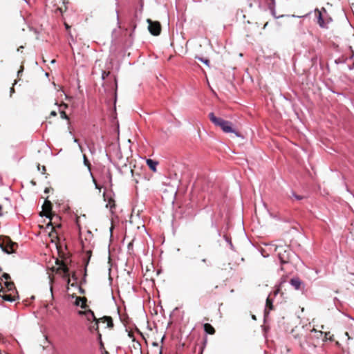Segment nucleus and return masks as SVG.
Returning a JSON list of instances; mask_svg holds the SVG:
<instances>
[{"label": "nucleus", "instance_id": "obj_23", "mask_svg": "<svg viewBox=\"0 0 354 354\" xmlns=\"http://www.w3.org/2000/svg\"><path fill=\"white\" fill-rule=\"evenodd\" d=\"M292 196L294 197L296 200H301L303 197L301 196H298L295 194V193L292 194Z\"/></svg>", "mask_w": 354, "mask_h": 354}, {"label": "nucleus", "instance_id": "obj_8", "mask_svg": "<svg viewBox=\"0 0 354 354\" xmlns=\"http://www.w3.org/2000/svg\"><path fill=\"white\" fill-rule=\"evenodd\" d=\"M315 12L318 13L317 16V24L319 25L320 27L324 28L325 27V22L322 17V12L319 9H315Z\"/></svg>", "mask_w": 354, "mask_h": 354}, {"label": "nucleus", "instance_id": "obj_6", "mask_svg": "<svg viewBox=\"0 0 354 354\" xmlns=\"http://www.w3.org/2000/svg\"><path fill=\"white\" fill-rule=\"evenodd\" d=\"M16 245L15 243H10L6 245H1L2 250L8 254H10L14 252L13 247Z\"/></svg>", "mask_w": 354, "mask_h": 354}, {"label": "nucleus", "instance_id": "obj_31", "mask_svg": "<svg viewBox=\"0 0 354 354\" xmlns=\"http://www.w3.org/2000/svg\"><path fill=\"white\" fill-rule=\"evenodd\" d=\"M50 115L51 116H56L57 115V112L55 111H52L50 112Z\"/></svg>", "mask_w": 354, "mask_h": 354}, {"label": "nucleus", "instance_id": "obj_26", "mask_svg": "<svg viewBox=\"0 0 354 354\" xmlns=\"http://www.w3.org/2000/svg\"><path fill=\"white\" fill-rule=\"evenodd\" d=\"M93 183H95V187L96 189H100L101 187L97 185L94 178H93Z\"/></svg>", "mask_w": 354, "mask_h": 354}, {"label": "nucleus", "instance_id": "obj_20", "mask_svg": "<svg viewBox=\"0 0 354 354\" xmlns=\"http://www.w3.org/2000/svg\"><path fill=\"white\" fill-rule=\"evenodd\" d=\"M270 10H271L272 15L275 18H280V17H283V15H281V16H279V17L276 16V15H275V10H274V8H272V7H270Z\"/></svg>", "mask_w": 354, "mask_h": 354}, {"label": "nucleus", "instance_id": "obj_3", "mask_svg": "<svg viewBox=\"0 0 354 354\" xmlns=\"http://www.w3.org/2000/svg\"><path fill=\"white\" fill-rule=\"evenodd\" d=\"M147 22L149 24L148 29L150 33L155 36L159 35L161 30L160 23L158 21H153L150 19H148Z\"/></svg>", "mask_w": 354, "mask_h": 354}, {"label": "nucleus", "instance_id": "obj_5", "mask_svg": "<svg viewBox=\"0 0 354 354\" xmlns=\"http://www.w3.org/2000/svg\"><path fill=\"white\" fill-rule=\"evenodd\" d=\"M290 283L295 290H299L302 285V281L298 277L291 279Z\"/></svg>", "mask_w": 354, "mask_h": 354}, {"label": "nucleus", "instance_id": "obj_29", "mask_svg": "<svg viewBox=\"0 0 354 354\" xmlns=\"http://www.w3.org/2000/svg\"><path fill=\"white\" fill-rule=\"evenodd\" d=\"M199 59H200L202 62H203L204 64H207H207H208V63H209V61H208L207 59H204L203 58H199Z\"/></svg>", "mask_w": 354, "mask_h": 354}, {"label": "nucleus", "instance_id": "obj_4", "mask_svg": "<svg viewBox=\"0 0 354 354\" xmlns=\"http://www.w3.org/2000/svg\"><path fill=\"white\" fill-rule=\"evenodd\" d=\"M104 201H107V203L106 204V207L107 208H109L110 210L112 211V209L115 207V201H114V200L112 198L111 196L109 197L105 194H104Z\"/></svg>", "mask_w": 354, "mask_h": 354}, {"label": "nucleus", "instance_id": "obj_40", "mask_svg": "<svg viewBox=\"0 0 354 354\" xmlns=\"http://www.w3.org/2000/svg\"><path fill=\"white\" fill-rule=\"evenodd\" d=\"M160 354H162V351H161V350H160Z\"/></svg>", "mask_w": 354, "mask_h": 354}, {"label": "nucleus", "instance_id": "obj_16", "mask_svg": "<svg viewBox=\"0 0 354 354\" xmlns=\"http://www.w3.org/2000/svg\"><path fill=\"white\" fill-rule=\"evenodd\" d=\"M94 323H92L90 326H89V330L91 331L92 330H97L98 329V322H99V319H97L96 321H93Z\"/></svg>", "mask_w": 354, "mask_h": 354}, {"label": "nucleus", "instance_id": "obj_34", "mask_svg": "<svg viewBox=\"0 0 354 354\" xmlns=\"http://www.w3.org/2000/svg\"><path fill=\"white\" fill-rule=\"evenodd\" d=\"M14 92V88H10V93H13Z\"/></svg>", "mask_w": 354, "mask_h": 354}, {"label": "nucleus", "instance_id": "obj_28", "mask_svg": "<svg viewBox=\"0 0 354 354\" xmlns=\"http://www.w3.org/2000/svg\"><path fill=\"white\" fill-rule=\"evenodd\" d=\"M107 176H108V178H109V183H111L112 177H111V175L109 171H107Z\"/></svg>", "mask_w": 354, "mask_h": 354}, {"label": "nucleus", "instance_id": "obj_33", "mask_svg": "<svg viewBox=\"0 0 354 354\" xmlns=\"http://www.w3.org/2000/svg\"><path fill=\"white\" fill-rule=\"evenodd\" d=\"M116 17H117V20L119 21V15H118V12L116 10Z\"/></svg>", "mask_w": 354, "mask_h": 354}, {"label": "nucleus", "instance_id": "obj_1", "mask_svg": "<svg viewBox=\"0 0 354 354\" xmlns=\"http://www.w3.org/2000/svg\"><path fill=\"white\" fill-rule=\"evenodd\" d=\"M209 118L215 125L220 127L224 132L234 133L237 137L239 136L238 133L232 128L231 122L216 117L214 113H210L209 114Z\"/></svg>", "mask_w": 354, "mask_h": 354}, {"label": "nucleus", "instance_id": "obj_35", "mask_svg": "<svg viewBox=\"0 0 354 354\" xmlns=\"http://www.w3.org/2000/svg\"><path fill=\"white\" fill-rule=\"evenodd\" d=\"M64 271L65 273H66L67 272V268H64Z\"/></svg>", "mask_w": 354, "mask_h": 354}, {"label": "nucleus", "instance_id": "obj_9", "mask_svg": "<svg viewBox=\"0 0 354 354\" xmlns=\"http://www.w3.org/2000/svg\"><path fill=\"white\" fill-rule=\"evenodd\" d=\"M80 314L84 313L86 315L87 319L89 320V321L90 320H93V321H96L97 320V319H96V317H95V316L94 315V313L91 310H86L85 312H80Z\"/></svg>", "mask_w": 354, "mask_h": 354}, {"label": "nucleus", "instance_id": "obj_11", "mask_svg": "<svg viewBox=\"0 0 354 354\" xmlns=\"http://www.w3.org/2000/svg\"><path fill=\"white\" fill-rule=\"evenodd\" d=\"M204 330L210 335H213L215 333L214 327L209 324H205L203 326Z\"/></svg>", "mask_w": 354, "mask_h": 354}, {"label": "nucleus", "instance_id": "obj_39", "mask_svg": "<svg viewBox=\"0 0 354 354\" xmlns=\"http://www.w3.org/2000/svg\"><path fill=\"white\" fill-rule=\"evenodd\" d=\"M272 4L274 6V0H272Z\"/></svg>", "mask_w": 354, "mask_h": 354}, {"label": "nucleus", "instance_id": "obj_27", "mask_svg": "<svg viewBox=\"0 0 354 354\" xmlns=\"http://www.w3.org/2000/svg\"><path fill=\"white\" fill-rule=\"evenodd\" d=\"M330 335V333H329V332H328V333H324V339H331V337H328V335Z\"/></svg>", "mask_w": 354, "mask_h": 354}, {"label": "nucleus", "instance_id": "obj_30", "mask_svg": "<svg viewBox=\"0 0 354 354\" xmlns=\"http://www.w3.org/2000/svg\"><path fill=\"white\" fill-rule=\"evenodd\" d=\"M3 277L6 280H7V279H8L10 278V276H9V274H7V273H4V274H3Z\"/></svg>", "mask_w": 354, "mask_h": 354}, {"label": "nucleus", "instance_id": "obj_38", "mask_svg": "<svg viewBox=\"0 0 354 354\" xmlns=\"http://www.w3.org/2000/svg\"><path fill=\"white\" fill-rule=\"evenodd\" d=\"M252 319H256V317L254 315L252 316Z\"/></svg>", "mask_w": 354, "mask_h": 354}, {"label": "nucleus", "instance_id": "obj_25", "mask_svg": "<svg viewBox=\"0 0 354 354\" xmlns=\"http://www.w3.org/2000/svg\"><path fill=\"white\" fill-rule=\"evenodd\" d=\"M68 107V105L66 104H62L59 106V109H66Z\"/></svg>", "mask_w": 354, "mask_h": 354}, {"label": "nucleus", "instance_id": "obj_10", "mask_svg": "<svg viewBox=\"0 0 354 354\" xmlns=\"http://www.w3.org/2000/svg\"><path fill=\"white\" fill-rule=\"evenodd\" d=\"M147 165L148 167L153 171H156V167L158 165V162L156 160H153L152 159H147Z\"/></svg>", "mask_w": 354, "mask_h": 354}, {"label": "nucleus", "instance_id": "obj_17", "mask_svg": "<svg viewBox=\"0 0 354 354\" xmlns=\"http://www.w3.org/2000/svg\"><path fill=\"white\" fill-rule=\"evenodd\" d=\"M59 111L60 117L62 119H65V120H69V118L66 115V113H65L64 109H59Z\"/></svg>", "mask_w": 354, "mask_h": 354}, {"label": "nucleus", "instance_id": "obj_14", "mask_svg": "<svg viewBox=\"0 0 354 354\" xmlns=\"http://www.w3.org/2000/svg\"><path fill=\"white\" fill-rule=\"evenodd\" d=\"M101 320H103L104 322H106L107 327L110 328L113 326V322L112 319L110 317H104L103 318L100 319Z\"/></svg>", "mask_w": 354, "mask_h": 354}, {"label": "nucleus", "instance_id": "obj_2", "mask_svg": "<svg viewBox=\"0 0 354 354\" xmlns=\"http://www.w3.org/2000/svg\"><path fill=\"white\" fill-rule=\"evenodd\" d=\"M274 250L277 252L279 259L281 263H288L290 261L291 256L295 254L286 245L276 246Z\"/></svg>", "mask_w": 354, "mask_h": 354}, {"label": "nucleus", "instance_id": "obj_7", "mask_svg": "<svg viewBox=\"0 0 354 354\" xmlns=\"http://www.w3.org/2000/svg\"><path fill=\"white\" fill-rule=\"evenodd\" d=\"M0 297L3 300L10 301V302L14 301L15 300L14 297H12L11 295L5 293L3 290H0Z\"/></svg>", "mask_w": 354, "mask_h": 354}, {"label": "nucleus", "instance_id": "obj_12", "mask_svg": "<svg viewBox=\"0 0 354 354\" xmlns=\"http://www.w3.org/2000/svg\"><path fill=\"white\" fill-rule=\"evenodd\" d=\"M43 209H44V212H46V216L47 217H49V216H48V215H47V214H48V212H50V211L51 210V203H50V201H45V203H44V205H43Z\"/></svg>", "mask_w": 354, "mask_h": 354}, {"label": "nucleus", "instance_id": "obj_13", "mask_svg": "<svg viewBox=\"0 0 354 354\" xmlns=\"http://www.w3.org/2000/svg\"><path fill=\"white\" fill-rule=\"evenodd\" d=\"M86 299L81 298V297H77L75 300V305L76 306H80L82 308H85L86 304Z\"/></svg>", "mask_w": 354, "mask_h": 354}, {"label": "nucleus", "instance_id": "obj_19", "mask_svg": "<svg viewBox=\"0 0 354 354\" xmlns=\"http://www.w3.org/2000/svg\"><path fill=\"white\" fill-rule=\"evenodd\" d=\"M5 286H6V288H7L9 290H10L13 288L14 284H13V283H12V282L6 281V282H5Z\"/></svg>", "mask_w": 354, "mask_h": 354}, {"label": "nucleus", "instance_id": "obj_24", "mask_svg": "<svg viewBox=\"0 0 354 354\" xmlns=\"http://www.w3.org/2000/svg\"><path fill=\"white\" fill-rule=\"evenodd\" d=\"M73 142L78 144L79 149L82 152L83 151L82 147L81 146L80 144L78 143V140L77 138H74Z\"/></svg>", "mask_w": 354, "mask_h": 354}, {"label": "nucleus", "instance_id": "obj_18", "mask_svg": "<svg viewBox=\"0 0 354 354\" xmlns=\"http://www.w3.org/2000/svg\"><path fill=\"white\" fill-rule=\"evenodd\" d=\"M83 160H84V165L86 166L88 169V171H91V165L86 156V155H83Z\"/></svg>", "mask_w": 354, "mask_h": 354}, {"label": "nucleus", "instance_id": "obj_21", "mask_svg": "<svg viewBox=\"0 0 354 354\" xmlns=\"http://www.w3.org/2000/svg\"><path fill=\"white\" fill-rule=\"evenodd\" d=\"M266 306H269V307H270V309H272V302H271V301L270 300V299H269V298H267V300H266Z\"/></svg>", "mask_w": 354, "mask_h": 354}, {"label": "nucleus", "instance_id": "obj_37", "mask_svg": "<svg viewBox=\"0 0 354 354\" xmlns=\"http://www.w3.org/2000/svg\"><path fill=\"white\" fill-rule=\"evenodd\" d=\"M202 261H203V262H206V259H202Z\"/></svg>", "mask_w": 354, "mask_h": 354}, {"label": "nucleus", "instance_id": "obj_32", "mask_svg": "<svg viewBox=\"0 0 354 354\" xmlns=\"http://www.w3.org/2000/svg\"><path fill=\"white\" fill-rule=\"evenodd\" d=\"M152 345H153V346H158V344L157 342H153V343H152Z\"/></svg>", "mask_w": 354, "mask_h": 354}, {"label": "nucleus", "instance_id": "obj_22", "mask_svg": "<svg viewBox=\"0 0 354 354\" xmlns=\"http://www.w3.org/2000/svg\"><path fill=\"white\" fill-rule=\"evenodd\" d=\"M109 75V72L102 71V79L104 80Z\"/></svg>", "mask_w": 354, "mask_h": 354}, {"label": "nucleus", "instance_id": "obj_15", "mask_svg": "<svg viewBox=\"0 0 354 354\" xmlns=\"http://www.w3.org/2000/svg\"><path fill=\"white\" fill-rule=\"evenodd\" d=\"M223 239H224V240L226 241V243L229 245L230 248L232 250L234 251V250H235V249H234V246L233 245V244H232V243L231 239H230V238H229V237H228L227 236H226V235H224V236H223Z\"/></svg>", "mask_w": 354, "mask_h": 354}, {"label": "nucleus", "instance_id": "obj_36", "mask_svg": "<svg viewBox=\"0 0 354 354\" xmlns=\"http://www.w3.org/2000/svg\"><path fill=\"white\" fill-rule=\"evenodd\" d=\"M55 62V59H53V60H52V61H51V63H52V64H54Z\"/></svg>", "mask_w": 354, "mask_h": 354}]
</instances>
